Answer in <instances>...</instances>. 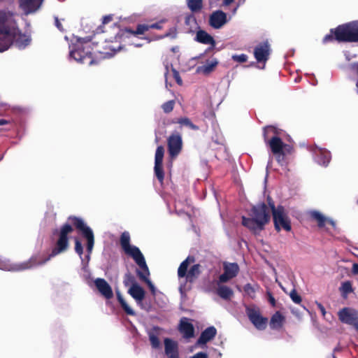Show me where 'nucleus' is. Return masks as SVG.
<instances>
[{"mask_svg":"<svg viewBox=\"0 0 358 358\" xmlns=\"http://www.w3.org/2000/svg\"><path fill=\"white\" fill-rule=\"evenodd\" d=\"M331 160V155L329 152L321 151L318 155L317 162L324 166H327Z\"/></svg>","mask_w":358,"mask_h":358,"instance_id":"35","label":"nucleus"},{"mask_svg":"<svg viewBox=\"0 0 358 358\" xmlns=\"http://www.w3.org/2000/svg\"><path fill=\"white\" fill-rule=\"evenodd\" d=\"M342 295L344 298H346L348 294L353 292L352 283L350 281H345L342 283L340 288Z\"/></svg>","mask_w":358,"mask_h":358,"instance_id":"38","label":"nucleus"},{"mask_svg":"<svg viewBox=\"0 0 358 358\" xmlns=\"http://www.w3.org/2000/svg\"><path fill=\"white\" fill-rule=\"evenodd\" d=\"M13 27L15 28V33L12 35V44L15 43L20 49L24 48L31 42V38L29 35L23 34L19 29L16 20H15V24Z\"/></svg>","mask_w":358,"mask_h":358,"instance_id":"14","label":"nucleus"},{"mask_svg":"<svg viewBox=\"0 0 358 358\" xmlns=\"http://www.w3.org/2000/svg\"><path fill=\"white\" fill-rule=\"evenodd\" d=\"M317 308H319V310H320L322 315L323 316H324L326 315V310H325V308L324 307V306L320 303H317Z\"/></svg>","mask_w":358,"mask_h":358,"instance_id":"54","label":"nucleus"},{"mask_svg":"<svg viewBox=\"0 0 358 358\" xmlns=\"http://www.w3.org/2000/svg\"><path fill=\"white\" fill-rule=\"evenodd\" d=\"M10 123V120H5V119H0V126L1 125L8 124Z\"/></svg>","mask_w":358,"mask_h":358,"instance_id":"56","label":"nucleus"},{"mask_svg":"<svg viewBox=\"0 0 358 358\" xmlns=\"http://www.w3.org/2000/svg\"><path fill=\"white\" fill-rule=\"evenodd\" d=\"M123 284L125 287H131L134 285H138L136 278L130 272H127L124 275Z\"/></svg>","mask_w":358,"mask_h":358,"instance_id":"37","label":"nucleus"},{"mask_svg":"<svg viewBox=\"0 0 358 358\" xmlns=\"http://www.w3.org/2000/svg\"><path fill=\"white\" fill-rule=\"evenodd\" d=\"M335 40V35H334V32H331V29H330V33L329 34H327L324 38H323V43H329V42H331Z\"/></svg>","mask_w":358,"mask_h":358,"instance_id":"46","label":"nucleus"},{"mask_svg":"<svg viewBox=\"0 0 358 358\" xmlns=\"http://www.w3.org/2000/svg\"><path fill=\"white\" fill-rule=\"evenodd\" d=\"M172 123L173 124H179L181 126H185L189 127L192 130H199V127L196 124H193L189 118L188 117H180L177 119L176 120H173Z\"/></svg>","mask_w":358,"mask_h":358,"instance_id":"33","label":"nucleus"},{"mask_svg":"<svg viewBox=\"0 0 358 358\" xmlns=\"http://www.w3.org/2000/svg\"><path fill=\"white\" fill-rule=\"evenodd\" d=\"M217 295L223 299L228 300L230 299L233 295V290L225 285H220L217 289Z\"/></svg>","mask_w":358,"mask_h":358,"instance_id":"31","label":"nucleus"},{"mask_svg":"<svg viewBox=\"0 0 358 358\" xmlns=\"http://www.w3.org/2000/svg\"><path fill=\"white\" fill-rule=\"evenodd\" d=\"M227 22V15L221 10L213 11L209 16L208 24L213 29H220Z\"/></svg>","mask_w":358,"mask_h":358,"instance_id":"15","label":"nucleus"},{"mask_svg":"<svg viewBox=\"0 0 358 358\" xmlns=\"http://www.w3.org/2000/svg\"><path fill=\"white\" fill-rule=\"evenodd\" d=\"M338 317L341 322L353 326L358 321V310L345 307L338 312Z\"/></svg>","mask_w":358,"mask_h":358,"instance_id":"12","label":"nucleus"},{"mask_svg":"<svg viewBox=\"0 0 358 358\" xmlns=\"http://www.w3.org/2000/svg\"><path fill=\"white\" fill-rule=\"evenodd\" d=\"M194 40L202 44L210 45V46L207 48L206 51L213 50L216 45V41L214 38L203 29H199L196 31Z\"/></svg>","mask_w":358,"mask_h":358,"instance_id":"18","label":"nucleus"},{"mask_svg":"<svg viewBox=\"0 0 358 358\" xmlns=\"http://www.w3.org/2000/svg\"><path fill=\"white\" fill-rule=\"evenodd\" d=\"M267 202H268V206H269V207L271 208L272 214L273 213V212H275V210H278V207L275 208L274 202H273V199L270 196H268Z\"/></svg>","mask_w":358,"mask_h":358,"instance_id":"48","label":"nucleus"},{"mask_svg":"<svg viewBox=\"0 0 358 358\" xmlns=\"http://www.w3.org/2000/svg\"><path fill=\"white\" fill-rule=\"evenodd\" d=\"M271 134H273V136H278L280 134L279 129L273 125H267L263 128V137L266 144L269 141L268 138Z\"/></svg>","mask_w":358,"mask_h":358,"instance_id":"32","label":"nucleus"},{"mask_svg":"<svg viewBox=\"0 0 358 358\" xmlns=\"http://www.w3.org/2000/svg\"><path fill=\"white\" fill-rule=\"evenodd\" d=\"M201 265L199 264H194L188 271L187 274L186 275V280L187 281L189 282H194L200 275L201 271H200Z\"/></svg>","mask_w":358,"mask_h":358,"instance_id":"30","label":"nucleus"},{"mask_svg":"<svg viewBox=\"0 0 358 358\" xmlns=\"http://www.w3.org/2000/svg\"><path fill=\"white\" fill-rule=\"evenodd\" d=\"M174 106L175 101L170 100L163 103L162 106V108L163 109L165 113H169L173 110Z\"/></svg>","mask_w":358,"mask_h":358,"instance_id":"40","label":"nucleus"},{"mask_svg":"<svg viewBox=\"0 0 358 358\" xmlns=\"http://www.w3.org/2000/svg\"><path fill=\"white\" fill-rule=\"evenodd\" d=\"M187 8L192 13H199L203 7V0H186Z\"/></svg>","mask_w":358,"mask_h":358,"instance_id":"29","label":"nucleus"},{"mask_svg":"<svg viewBox=\"0 0 358 358\" xmlns=\"http://www.w3.org/2000/svg\"><path fill=\"white\" fill-rule=\"evenodd\" d=\"M268 145L272 153L275 156L277 162L282 166H287L288 160L285 151H283L284 143L282 139L278 136H273L268 142Z\"/></svg>","mask_w":358,"mask_h":358,"instance_id":"7","label":"nucleus"},{"mask_svg":"<svg viewBox=\"0 0 358 358\" xmlns=\"http://www.w3.org/2000/svg\"><path fill=\"white\" fill-rule=\"evenodd\" d=\"M120 243L124 253L134 260L138 266H144L145 258L139 248L130 244V235L128 231L122 233L120 239Z\"/></svg>","mask_w":358,"mask_h":358,"instance_id":"5","label":"nucleus"},{"mask_svg":"<svg viewBox=\"0 0 358 358\" xmlns=\"http://www.w3.org/2000/svg\"><path fill=\"white\" fill-rule=\"evenodd\" d=\"M217 60L216 59H214L210 62H208L207 64L205 65L198 66L196 69V72L208 75L214 70V69L217 66Z\"/></svg>","mask_w":358,"mask_h":358,"instance_id":"28","label":"nucleus"},{"mask_svg":"<svg viewBox=\"0 0 358 358\" xmlns=\"http://www.w3.org/2000/svg\"><path fill=\"white\" fill-rule=\"evenodd\" d=\"M113 15H106L103 17L102 24H106L109 23L110 22H111L113 20Z\"/></svg>","mask_w":358,"mask_h":358,"instance_id":"50","label":"nucleus"},{"mask_svg":"<svg viewBox=\"0 0 358 358\" xmlns=\"http://www.w3.org/2000/svg\"><path fill=\"white\" fill-rule=\"evenodd\" d=\"M194 13H190L185 15V24L187 26H191L192 24H194L195 25H197L196 24V20L194 15Z\"/></svg>","mask_w":358,"mask_h":358,"instance_id":"42","label":"nucleus"},{"mask_svg":"<svg viewBox=\"0 0 358 358\" xmlns=\"http://www.w3.org/2000/svg\"><path fill=\"white\" fill-rule=\"evenodd\" d=\"M224 273L219 276V282L225 283L235 278L239 272V266L237 263H224Z\"/></svg>","mask_w":358,"mask_h":358,"instance_id":"13","label":"nucleus"},{"mask_svg":"<svg viewBox=\"0 0 358 358\" xmlns=\"http://www.w3.org/2000/svg\"><path fill=\"white\" fill-rule=\"evenodd\" d=\"M162 329L159 327H153L148 333L150 345L154 349H159L161 347L159 335Z\"/></svg>","mask_w":358,"mask_h":358,"instance_id":"23","label":"nucleus"},{"mask_svg":"<svg viewBox=\"0 0 358 358\" xmlns=\"http://www.w3.org/2000/svg\"><path fill=\"white\" fill-rule=\"evenodd\" d=\"M243 289L246 294H248L250 298L254 299L255 297L256 291L251 284H246L244 286Z\"/></svg>","mask_w":358,"mask_h":358,"instance_id":"41","label":"nucleus"},{"mask_svg":"<svg viewBox=\"0 0 358 358\" xmlns=\"http://www.w3.org/2000/svg\"><path fill=\"white\" fill-rule=\"evenodd\" d=\"M310 217L317 222L319 227H323L325 225L326 217L318 211H312Z\"/></svg>","mask_w":358,"mask_h":358,"instance_id":"36","label":"nucleus"},{"mask_svg":"<svg viewBox=\"0 0 358 358\" xmlns=\"http://www.w3.org/2000/svg\"><path fill=\"white\" fill-rule=\"evenodd\" d=\"M150 29L149 24H140L136 27V29L135 31H132L131 29L128 30L129 32L134 34L139 35L143 34L145 32L148 31Z\"/></svg>","mask_w":358,"mask_h":358,"instance_id":"39","label":"nucleus"},{"mask_svg":"<svg viewBox=\"0 0 358 358\" xmlns=\"http://www.w3.org/2000/svg\"><path fill=\"white\" fill-rule=\"evenodd\" d=\"M192 358H208V355L205 352H200L195 354Z\"/></svg>","mask_w":358,"mask_h":358,"instance_id":"53","label":"nucleus"},{"mask_svg":"<svg viewBox=\"0 0 358 358\" xmlns=\"http://www.w3.org/2000/svg\"><path fill=\"white\" fill-rule=\"evenodd\" d=\"M285 320L284 316L277 311L274 313L270 320V327L272 329H279L282 327Z\"/></svg>","mask_w":358,"mask_h":358,"instance_id":"25","label":"nucleus"},{"mask_svg":"<svg viewBox=\"0 0 358 358\" xmlns=\"http://www.w3.org/2000/svg\"><path fill=\"white\" fill-rule=\"evenodd\" d=\"M270 45L268 41L260 43L254 49V56L257 62L265 63L269 57Z\"/></svg>","mask_w":358,"mask_h":358,"instance_id":"16","label":"nucleus"},{"mask_svg":"<svg viewBox=\"0 0 358 358\" xmlns=\"http://www.w3.org/2000/svg\"><path fill=\"white\" fill-rule=\"evenodd\" d=\"M128 293L137 303H141L145 295L144 289L138 284L131 286L128 289Z\"/></svg>","mask_w":358,"mask_h":358,"instance_id":"24","label":"nucleus"},{"mask_svg":"<svg viewBox=\"0 0 358 358\" xmlns=\"http://www.w3.org/2000/svg\"><path fill=\"white\" fill-rule=\"evenodd\" d=\"M352 327L358 331V321Z\"/></svg>","mask_w":358,"mask_h":358,"instance_id":"59","label":"nucleus"},{"mask_svg":"<svg viewBox=\"0 0 358 358\" xmlns=\"http://www.w3.org/2000/svg\"><path fill=\"white\" fill-rule=\"evenodd\" d=\"M217 335V329L215 327L210 326L203 330L197 340L198 345H205L213 340Z\"/></svg>","mask_w":358,"mask_h":358,"instance_id":"22","label":"nucleus"},{"mask_svg":"<svg viewBox=\"0 0 358 358\" xmlns=\"http://www.w3.org/2000/svg\"><path fill=\"white\" fill-rule=\"evenodd\" d=\"M289 296L295 303L299 304L302 301L301 296L298 294L297 292L294 289L291 291Z\"/></svg>","mask_w":358,"mask_h":358,"instance_id":"44","label":"nucleus"},{"mask_svg":"<svg viewBox=\"0 0 358 358\" xmlns=\"http://www.w3.org/2000/svg\"><path fill=\"white\" fill-rule=\"evenodd\" d=\"M14 24L13 13L0 10V52L8 50L12 45V35L16 31Z\"/></svg>","mask_w":358,"mask_h":358,"instance_id":"3","label":"nucleus"},{"mask_svg":"<svg viewBox=\"0 0 358 358\" xmlns=\"http://www.w3.org/2000/svg\"><path fill=\"white\" fill-rule=\"evenodd\" d=\"M164 352L168 358H180L178 344L176 341L166 338L164 340Z\"/></svg>","mask_w":358,"mask_h":358,"instance_id":"20","label":"nucleus"},{"mask_svg":"<svg viewBox=\"0 0 358 358\" xmlns=\"http://www.w3.org/2000/svg\"><path fill=\"white\" fill-rule=\"evenodd\" d=\"M329 223H330L331 225H333V226H334V225H335L334 222V221H332V220H330V221H329Z\"/></svg>","mask_w":358,"mask_h":358,"instance_id":"60","label":"nucleus"},{"mask_svg":"<svg viewBox=\"0 0 358 358\" xmlns=\"http://www.w3.org/2000/svg\"><path fill=\"white\" fill-rule=\"evenodd\" d=\"M189 320V318L183 317L180 319L178 324V331L185 339H189L194 336V325Z\"/></svg>","mask_w":358,"mask_h":358,"instance_id":"17","label":"nucleus"},{"mask_svg":"<svg viewBox=\"0 0 358 358\" xmlns=\"http://www.w3.org/2000/svg\"><path fill=\"white\" fill-rule=\"evenodd\" d=\"M250 215L251 217H242V224L254 232L262 231L271 218L270 210L264 202L253 206Z\"/></svg>","mask_w":358,"mask_h":358,"instance_id":"2","label":"nucleus"},{"mask_svg":"<svg viewBox=\"0 0 358 358\" xmlns=\"http://www.w3.org/2000/svg\"><path fill=\"white\" fill-rule=\"evenodd\" d=\"M169 35V34H168V33H167V34H166L164 35V36H168Z\"/></svg>","mask_w":358,"mask_h":358,"instance_id":"62","label":"nucleus"},{"mask_svg":"<svg viewBox=\"0 0 358 358\" xmlns=\"http://www.w3.org/2000/svg\"><path fill=\"white\" fill-rule=\"evenodd\" d=\"M334 32L335 41L341 42H358V22H350L331 29Z\"/></svg>","mask_w":358,"mask_h":358,"instance_id":"4","label":"nucleus"},{"mask_svg":"<svg viewBox=\"0 0 358 358\" xmlns=\"http://www.w3.org/2000/svg\"><path fill=\"white\" fill-rule=\"evenodd\" d=\"M117 299L118 302L120 303L122 308L124 310V312L127 315H131V316L135 315V314H136L135 312L133 310V309H131L127 303L125 301V300L124 299L122 296L119 292L117 293Z\"/></svg>","mask_w":358,"mask_h":358,"instance_id":"34","label":"nucleus"},{"mask_svg":"<svg viewBox=\"0 0 358 358\" xmlns=\"http://www.w3.org/2000/svg\"><path fill=\"white\" fill-rule=\"evenodd\" d=\"M352 273H354L355 275L358 274V264H357V263L353 264L352 268Z\"/></svg>","mask_w":358,"mask_h":358,"instance_id":"55","label":"nucleus"},{"mask_svg":"<svg viewBox=\"0 0 358 358\" xmlns=\"http://www.w3.org/2000/svg\"><path fill=\"white\" fill-rule=\"evenodd\" d=\"M357 204H358V200H357Z\"/></svg>","mask_w":358,"mask_h":358,"instance_id":"63","label":"nucleus"},{"mask_svg":"<svg viewBox=\"0 0 358 358\" xmlns=\"http://www.w3.org/2000/svg\"><path fill=\"white\" fill-rule=\"evenodd\" d=\"M173 78H175L176 83L179 85H182V78H180V74L178 73V71H176V69H173Z\"/></svg>","mask_w":358,"mask_h":358,"instance_id":"47","label":"nucleus"},{"mask_svg":"<svg viewBox=\"0 0 358 358\" xmlns=\"http://www.w3.org/2000/svg\"><path fill=\"white\" fill-rule=\"evenodd\" d=\"M232 59L239 63H244L248 60V56L245 54L234 55Z\"/></svg>","mask_w":358,"mask_h":358,"instance_id":"45","label":"nucleus"},{"mask_svg":"<svg viewBox=\"0 0 358 358\" xmlns=\"http://www.w3.org/2000/svg\"><path fill=\"white\" fill-rule=\"evenodd\" d=\"M283 151H285V153L287 154H292L294 152V148L289 145H287L284 143L283 145Z\"/></svg>","mask_w":358,"mask_h":358,"instance_id":"49","label":"nucleus"},{"mask_svg":"<svg viewBox=\"0 0 358 358\" xmlns=\"http://www.w3.org/2000/svg\"><path fill=\"white\" fill-rule=\"evenodd\" d=\"M269 301H270V303H271L272 305H275V299L273 298V296H272L271 295L270 296Z\"/></svg>","mask_w":358,"mask_h":358,"instance_id":"58","label":"nucleus"},{"mask_svg":"<svg viewBox=\"0 0 358 358\" xmlns=\"http://www.w3.org/2000/svg\"><path fill=\"white\" fill-rule=\"evenodd\" d=\"M55 26L57 27V29L61 31H64L65 29L63 28V26L62 23L60 22L58 17H55Z\"/></svg>","mask_w":358,"mask_h":358,"instance_id":"52","label":"nucleus"},{"mask_svg":"<svg viewBox=\"0 0 358 358\" xmlns=\"http://www.w3.org/2000/svg\"><path fill=\"white\" fill-rule=\"evenodd\" d=\"M234 0H223V4L224 6H229L234 2Z\"/></svg>","mask_w":358,"mask_h":358,"instance_id":"57","label":"nucleus"},{"mask_svg":"<svg viewBox=\"0 0 358 358\" xmlns=\"http://www.w3.org/2000/svg\"><path fill=\"white\" fill-rule=\"evenodd\" d=\"M94 284L98 291L106 299H110L113 296V292L110 285L103 278H96L94 280Z\"/></svg>","mask_w":358,"mask_h":358,"instance_id":"19","label":"nucleus"},{"mask_svg":"<svg viewBox=\"0 0 358 358\" xmlns=\"http://www.w3.org/2000/svg\"><path fill=\"white\" fill-rule=\"evenodd\" d=\"M138 266L142 269V271L137 270L136 271L137 275L138 276V278H140L141 280H142L143 282H145L148 285L151 292L153 294H155V287L154 285L152 284V282L149 279L150 271H149V268L147 266L146 262L145 261L144 266L141 265V266Z\"/></svg>","mask_w":358,"mask_h":358,"instance_id":"21","label":"nucleus"},{"mask_svg":"<svg viewBox=\"0 0 358 358\" xmlns=\"http://www.w3.org/2000/svg\"><path fill=\"white\" fill-rule=\"evenodd\" d=\"M176 48H173L171 50H172V51H173V52H175L176 51Z\"/></svg>","mask_w":358,"mask_h":358,"instance_id":"61","label":"nucleus"},{"mask_svg":"<svg viewBox=\"0 0 358 358\" xmlns=\"http://www.w3.org/2000/svg\"><path fill=\"white\" fill-rule=\"evenodd\" d=\"M195 259L192 256H189L179 266L178 269V275L179 278L186 277L187 274L188 266L190 263H193Z\"/></svg>","mask_w":358,"mask_h":358,"instance_id":"27","label":"nucleus"},{"mask_svg":"<svg viewBox=\"0 0 358 358\" xmlns=\"http://www.w3.org/2000/svg\"><path fill=\"white\" fill-rule=\"evenodd\" d=\"M75 251L80 256L82 257L83 254V248L81 242L78 238H75Z\"/></svg>","mask_w":358,"mask_h":358,"instance_id":"43","label":"nucleus"},{"mask_svg":"<svg viewBox=\"0 0 358 358\" xmlns=\"http://www.w3.org/2000/svg\"><path fill=\"white\" fill-rule=\"evenodd\" d=\"M246 314L250 321L257 329L262 331L266 328L268 318L263 317L259 309L247 307Z\"/></svg>","mask_w":358,"mask_h":358,"instance_id":"9","label":"nucleus"},{"mask_svg":"<svg viewBox=\"0 0 358 358\" xmlns=\"http://www.w3.org/2000/svg\"><path fill=\"white\" fill-rule=\"evenodd\" d=\"M21 6L28 12L36 11L41 6L42 0H20Z\"/></svg>","mask_w":358,"mask_h":358,"instance_id":"26","label":"nucleus"},{"mask_svg":"<svg viewBox=\"0 0 358 358\" xmlns=\"http://www.w3.org/2000/svg\"><path fill=\"white\" fill-rule=\"evenodd\" d=\"M164 155V148L162 145H159L155 152L154 172L161 185L163 184L164 179V171L163 169Z\"/></svg>","mask_w":358,"mask_h":358,"instance_id":"11","label":"nucleus"},{"mask_svg":"<svg viewBox=\"0 0 358 358\" xmlns=\"http://www.w3.org/2000/svg\"><path fill=\"white\" fill-rule=\"evenodd\" d=\"M149 28L154 29H161L162 28V22L153 23L151 24H149Z\"/></svg>","mask_w":358,"mask_h":358,"instance_id":"51","label":"nucleus"},{"mask_svg":"<svg viewBox=\"0 0 358 358\" xmlns=\"http://www.w3.org/2000/svg\"><path fill=\"white\" fill-rule=\"evenodd\" d=\"M168 152L171 158H176L181 152L182 148V140L181 135L178 133H173L167 139Z\"/></svg>","mask_w":358,"mask_h":358,"instance_id":"10","label":"nucleus"},{"mask_svg":"<svg viewBox=\"0 0 358 358\" xmlns=\"http://www.w3.org/2000/svg\"><path fill=\"white\" fill-rule=\"evenodd\" d=\"M273 220L275 229L277 231H280L281 228L287 231H291V222L288 217L286 215L285 208L282 206H278V210H275V212H273Z\"/></svg>","mask_w":358,"mask_h":358,"instance_id":"8","label":"nucleus"},{"mask_svg":"<svg viewBox=\"0 0 358 358\" xmlns=\"http://www.w3.org/2000/svg\"><path fill=\"white\" fill-rule=\"evenodd\" d=\"M92 50V48L89 43H79L70 52V55L81 64L91 65L94 62Z\"/></svg>","mask_w":358,"mask_h":358,"instance_id":"6","label":"nucleus"},{"mask_svg":"<svg viewBox=\"0 0 358 358\" xmlns=\"http://www.w3.org/2000/svg\"><path fill=\"white\" fill-rule=\"evenodd\" d=\"M73 227L80 231L86 238L87 250L90 254L94 245V236L92 229L86 224L81 217L71 215L67 218L66 222L63 224L59 229L53 230L52 235L57 236L58 238L55 242V247L48 257L43 258L40 255H36L31 257L26 262L15 264H8L1 268L11 271H21L45 264L51 258L68 250L69 246V235L73 231Z\"/></svg>","mask_w":358,"mask_h":358,"instance_id":"1","label":"nucleus"}]
</instances>
